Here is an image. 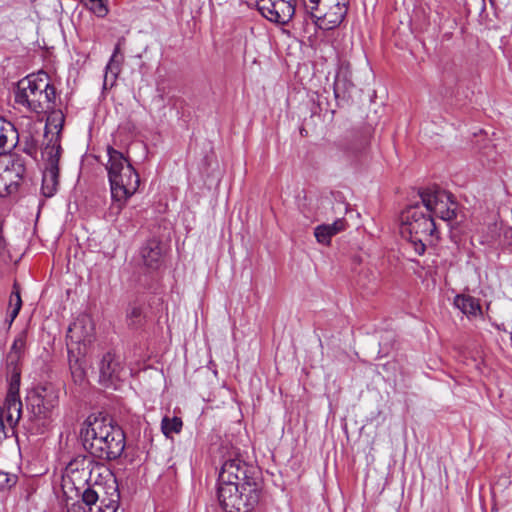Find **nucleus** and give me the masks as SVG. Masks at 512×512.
Masks as SVG:
<instances>
[{
  "instance_id": "ddd939ff",
  "label": "nucleus",
  "mask_w": 512,
  "mask_h": 512,
  "mask_svg": "<svg viewBox=\"0 0 512 512\" xmlns=\"http://www.w3.org/2000/svg\"><path fill=\"white\" fill-rule=\"evenodd\" d=\"M93 456L78 455L72 459L65 468V473L71 481L76 484L80 482L89 483L95 464Z\"/></svg>"
},
{
  "instance_id": "39448f33",
  "label": "nucleus",
  "mask_w": 512,
  "mask_h": 512,
  "mask_svg": "<svg viewBox=\"0 0 512 512\" xmlns=\"http://www.w3.org/2000/svg\"><path fill=\"white\" fill-rule=\"evenodd\" d=\"M15 102L31 112L43 113L56 106V89L44 71L30 74L18 82Z\"/></svg>"
},
{
  "instance_id": "9d476101",
  "label": "nucleus",
  "mask_w": 512,
  "mask_h": 512,
  "mask_svg": "<svg viewBox=\"0 0 512 512\" xmlns=\"http://www.w3.org/2000/svg\"><path fill=\"white\" fill-rule=\"evenodd\" d=\"M260 483L253 466L239 457L227 459L219 472L217 483Z\"/></svg>"
},
{
  "instance_id": "f257e3e1",
  "label": "nucleus",
  "mask_w": 512,
  "mask_h": 512,
  "mask_svg": "<svg viewBox=\"0 0 512 512\" xmlns=\"http://www.w3.org/2000/svg\"><path fill=\"white\" fill-rule=\"evenodd\" d=\"M83 447L94 458L113 461L125 449V433L112 419L89 416L80 431Z\"/></svg>"
},
{
  "instance_id": "0eeeda50",
  "label": "nucleus",
  "mask_w": 512,
  "mask_h": 512,
  "mask_svg": "<svg viewBox=\"0 0 512 512\" xmlns=\"http://www.w3.org/2000/svg\"><path fill=\"white\" fill-rule=\"evenodd\" d=\"M421 204L432 217L444 221H452L457 217L458 203L451 193L438 187L425 188L419 191Z\"/></svg>"
},
{
  "instance_id": "393cba45",
  "label": "nucleus",
  "mask_w": 512,
  "mask_h": 512,
  "mask_svg": "<svg viewBox=\"0 0 512 512\" xmlns=\"http://www.w3.org/2000/svg\"><path fill=\"white\" fill-rule=\"evenodd\" d=\"M22 307V299L20 295V285L17 282H14L12 287V292L9 297V325L15 320L18 316Z\"/></svg>"
},
{
  "instance_id": "423d86ee",
  "label": "nucleus",
  "mask_w": 512,
  "mask_h": 512,
  "mask_svg": "<svg viewBox=\"0 0 512 512\" xmlns=\"http://www.w3.org/2000/svg\"><path fill=\"white\" fill-rule=\"evenodd\" d=\"M260 493V483H217V499L225 512H251Z\"/></svg>"
},
{
  "instance_id": "a211bd4d",
  "label": "nucleus",
  "mask_w": 512,
  "mask_h": 512,
  "mask_svg": "<svg viewBox=\"0 0 512 512\" xmlns=\"http://www.w3.org/2000/svg\"><path fill=\"white\" fill-rule=\"evenodd\" d=\"M48 113L46 126H45V138L47 143L45 146L54 145V140L57 139V143L61 146V131L64 126L65 116L62 110L51 108Z\"/></svg>"
},
{
  "instance_id": "c9c22d12",
  "label": "nucleus",
  "mask_w": 512,
  "mask_h": 512,
  "mask_svg": "<svg viewBox=\"0 0 512 512\" xmlns=\"http://www.w3.org/2000/svg\"><path fill=\"white\" fill-rule=\"evenodd\" d=\"M504 239L510 246H512V228H508L504 231Z\"/></svg>"
},
{
  "instance_id": "f3484780",
  "label": "nucleus",
  "mask_w": 512,
  "mask_h": 512,
  "mask_svg": "<svg viewBox=\"0 0 512 512\" xmlns=\"http://www.w3.org/2000/svg\"><path fill=\"white\" fill-rule=\"evenodd\" d=\"M123 367L115 354L107 352L100 362V383L106 387L121 379Z\"/></svg>"
},
{
  "instance_id": "72a5a7b5",
  "label": "nucleus",
  "mask_w": 512,
  "mask_h": 512,
  "mask_svg": "<svg viewBox=\"0 0 512 512\" xmlns=\"http://www.w3.org/2000/svg\"><path fill=\"white\" fill-rule=\"evenodd\" d=\"M123 62V56H120L119 58H110L107 66H106V73L109 71L116 77L120 72V66Z\"/></svg>"
},
{
  "instance_id": "4c0bfd02",
  "label": "nucleus",
  "mask_w": 512,
  "mask_h": 512,
  "mask_svg": "<svg viewBox=\"0 0 512 512\" xmlns=\"http://www.w3.org/2000/svg\"><path fill=\"white\" fill-rule=\"evenodd\" d=\"M67 346H68V361H69V366H70L71 363L74 362L77 357L74 355L73 350L71 348H69V343H67Z\"/></svg>"
},
{
  "instance_id": "6e6552de",
  "label": "nucleus",
  "mask_w": 512,
  "mask_h": 512,
  "mask_svg": "<svg viewBox=\"0 0 512 512\" xmlns=\"http://www.w3.org/2000/svg\"><path fill=\"white\" fill-rule=\"evenodd\" d=\"M54 145L44 146L42 156L45 159V169L42 178V194L50 198L54 196L59 185V160L62 152L61 146L54 140Z\"/></svg>"
},
{
  "instance_id": "e433bc0d",
  "label": "nucleus",
  "mask_w": 512,
  "mask_h": 512,
  "mask_svg": "<svg viewBox=\"0 0 512 512\" xmlns=\"http://www.w3.org/2000/svg\"><path fill=\"white\" fill-rule=\"evenodd\" d=\"M120 56H123V55L121 54L120 41H119L114 48L111 58H119Z\"/></svg>"
},
{
  "instance_id": "7ed1b4c3",
  "label": "nucleus",
  "mask_w": 512,
  "mask_h": 512,
  "mask_svg": "<svg viewBox=\"0 0 512 512\" xmlns=\"http://www.w3.org/2000/svg\"><path fill=\"white\" fill-rule=\"evenodd\" d=\"M59 389L52 383L34 386L27 392L28 428L34 434H43L55 420L59 408Z\"/></svg>"
},
{
  "instance_id": "1a4fd4ad",
  "label": "nucleus",
  "mask_w": 512,
  "mask_h": 512,
  "mask_svg": "<svg viewBox=\"0 0 512 512\" xmlns=\"http://www.w3.org/2000/svg\"><path fill=\"white\" fill-rule=\"evenodd\" d=\"M28 332L26 329L20 331L6 356V376L8 381V388L19 391L21 381V369L19 367L20 360L22 359L26 344Z\"/></svg>"
},
{
  "instance_id": "20e7f679",
  "label": "nucleus",
  "mask_w": 512,
  "mask_h": 512,
  "mask_svg": "<svg viewBox=\"0 0 512 512\" xmlns=\"http://www.w3.org/2000/svg\"><path fill=\"white\" fill-rule=\"evenodd\" d=\"M400 233L413 247L416 254L423 255L427 244L438 239L434 218L426 212L422 204L416 203L402 211Z\"/></svg>"
},
{
  "instance_id": "2eb2a0df",
  "label": "nucleus",
  "mask_w": 512,
  "mask_h": 512,
  "mask_svg": "<svg viewBox=\"0 0 512 512\" xmlns=\"http://www.w3.org/2000/svg\"><path fill=\"white\" fill-rule=\"evenodd\" d=\"M333 5L324 13L316 17L315 25L322 30H332L338 27L345 19L349 1L348 0H334Z\"/></svg>"
},
{
  "instance_id": "f03ea898",
  "label": "nucleus",
  "mask_w": 512,
  "mask_h": 512,
  "mask_svg": "<svg viewBox=\"0 0 512 512\" xmlns=\"http://www.w3.org/2000/svg\"><path fill=\"white\" fill-rule=\"evenodd\" d=\"M107 155L106 170L112 197L110 210L114 214H119L127 200L138 190L140 177L122 152L108 146Z\"/></svg>"
},
{
  "instance_id": "6ab92c4d",
  "label": "nucleus",
  "mask_w": 512,
  "mask_h": 512,
  "mask_svg": "<svg viewBox=\"0 0 512 512\" xmlns=\"http://www.w3.org/2000/svg\"><path fill=\"white\" fill-rule=\"evenodd\" d=\"M164 247L160 240L149 239L141 248L144 265L152 270L160 268L163 261Z\"/></svg>"
},
{
  "instance_id": "4be33fe9",
  "label": "nucleus",
  "mask_w": 512,
  "mask_h": 512,
  "mask_svg": "<svg viewBox=\"0 0 512 512\" xmlns=\"http://www.w3.org/2000/svg\"><path fill=\"white\" fill-rule=\"evenodd\" d=\"M9 139L19 140V134L15 126L6 121L3 117H0V156L5 155L15 144L8 145Z\"/></svg>"
},
{
  "instance_id": "2f4dec72",
  "label": "nucleus",
  "mask_w": 512,
  "mask_h": 512,
  "mask_svg": "<svg viewBox=\"0 0 512 512\" xmlns=\"http://www.w3.org/2000/svg\"><path fill=\"white\" fill-rule=\"evenodd\" d=\"M257 7L260 13L269 20L274 7V0H257Z\"/></svg>"
},
{
  "instance_id": "aec40b11",
  "label": "nucleus",
  "mask_w": 512,
  "mask_h": 512,
  "mask_svg": "<svg viewBox=\"0 0 512 512\" xmlns=\"http://www.w3.org/2000/svg\"><path fill=\"white\" fill-rule=\"evenodd\" d=\"M295 14V0H274V7L269 21L287 24Z\"/></svg>"
},
{
  "instance_id": "473e14b6",
  "label": "nucleus",
  "mask_w": 512,
  "mask_h": 512,
  "mask_svg": "<svg viewBox=\"0 0 512 512\" xmlns=\"http://www.w3.org/2000/svg\"><path fill=\"white\" fill-rule=\"evenodd\" d=\"M320 2L321 0H308L304 2L305 11L309 14L313 22L316 20V17L319 16L316 11H318Z\"/></svg>"
},
{
  "instance_id": "4468645a",
  "label": "nucleus",
  "mask_w": 512,
  "mask_h": 512,
  "mask_svg": "<svg viewBox=\"0 0 512 512\" xmlns=\"http://www.w3.org/2000/svg\"><path fill=\"white\" fill-rule=\"evenodd\" d=\"M94 324L88 315H80L68 327L66 339L75 344H90L93 340Z\"/></svg>"
},
{
  "instance_id": "c85d7f7f",
  "label": "nucleus",
  "mask_w": 512,
  "mask_h": 512,
  "mask_svg": "<svg viewBox=\"0 0 512 512\" xmlns=\"http://www.w3.org/2000/svg\"><path fill=\"white\" fill-rule=\"evenodd\" d=\"M127 321L130 327L137 328L143 324L144 315L140 306L132 305L127 310Z\"/></svg>"
},
{
  "instance_id": "7c9ffc66",
  "label": "nucleus",
  "mask_w": 512,
  "mask_h": 512,
  "mask_svg": "<svg viewBox=\"0 0 512 512\" xmlns=\"http://www.w3.org/2000/svg\"><path fill=\"white\" fill-rule=\"evenodd\" d=\"M89 5L92 12L98 17H105L108 13L107 0H95Z\"/></svg>"
},
{
  "instance_id": "b1692460",
  "label": "nucleus",
  "mask_w": 512,
  "mask_h": 512,
  "mask_svg": "<svg viewBox=\"0 0 512 512\" xmlns=\"http://www.w3.org/2000/svg\"><path fill=\"white\" fill-rule=\"evenodd\" d=\"M4 172H9L12 175V179L18 181L19 186L20 181L23 179L26 172V163L24 158L17 154L11 155L10 161L7 164Z\"/></svg>"
},
{
  "instance_id": "9b49d317",
  "label": "nucleus",
  "mask_w": 512,
  "mask_h": 512,
  "mask_svg": "<svg viewBox=\"0 0 512 512\" xmlns=\"http://www.w3.org/2000/svg\"><path fill=\"white\" fill-rule=\"evenodd\" d=\"M337 157L348 163L359 160L368 148L367 137L359 131H350L336 142Z\"/></svg>"
},
{
  "instance_id": "a878e982",
  "label": "nucleus",
  "mask_w": 512,
  "mask_h": 512,
  "mask_svg": "<svg viewBox=\"0 0 512 512\" xmlns=\"http://www.w3.org/2000/svg\"><path fill=\"white\" fill-rule=\"evenodd\" d=\"M18 188V181L12 179V175L9 172L0 174V197L12 195L18 191Z\"/></svg>"
},
{
  "instance_id": "f8f14e48",
  "label": "nucleus",
  "mask_w": 512,
  "mask_h": 512,
  "mask_svg": "<svg viewBox=\"0 0 512 512\" xmlns=\"http://www.w3.org/2000/svg\"><path fill=\"white\" fill-rule=\"evenodd\" d=\"M119 494H116V499H101L100 504H97L99 493L95 486L87 487L82 493V501L75 502L68 507L67 512H116L118 507Z\"/></svg>"
},
{
  "instance_id": "cd10ccee",
  "label": "nucleus",
  "mask_w": 512,
  "mask_h": 512,
  "mask_svg": "<svg viewBox=\"0 0 512 512\" xmlns=\"http://www.w3.org/2000/svg\"><path fill=\"white\" fill-rule=\"evenodd\" d=\"M182 426L183 422L179 417H164L161 422V429L166 437H169L172 433H179Z\"/></svg>"
},
{
  "instance_id": "bb28decb",
  "label": "nucleus",
  "mask_w": 512,
  "mask_h": 512,
  "mask_svg": "<svg viewBox=\"0 0 512 512\" xmlns=\"http://www.w3.org/2000/svg\"><path fill=\"white\" fill-rule=\"evenodd\" d=\"M18 141H21L22 151L35 159L38 152V140L31 133H28L19 135Z\"/></svg>"
},
{
  "instance_id": "f704fd0d",
  "label": "nucleus",
  "mask_w": 512,
  "mask_h": 512,
  "mask_svg": "<svg viewBox=\"0 0 512 512\" xmlns=\"http://www.w3.org/2000/svg\"><path fill=\"white\" fill-rule=\"evenodd\" d=\"M14 484L13 479L8 473L0 471V490L10 488Z\"/></svg>"
},
{
  "instance_id": "c756f323",
  "label": "nucleus",
  "mask_w": 512,
  "mask_h": 512,
  "mask_svg": "<svg viewBox=\"0 0 512 512\" xmlns=\"http://www.w3.org/2000/svg\"><path fill=\"white\" fill-rule=\"evenodd\" d=\"M69 368L71 370V374L75 382L83 381L85 371L79 358H76L75 361L71 363Z\"/></svg>"
},
{
  "instance_id": "412c9836",
  "label": "nucleus",
  "mask_w": 512,
  "mask_h": 512,
  "mask_svg": "<svg viewBox=\"0 0 512 512\" xmlns=\"http://www.w3.org/2000/svg\"><path fill=\"white\" fill-rule=\"evenodd\" d=\"M346 222L344 219H337L332 224L318 225L314 229L316 240L323 245H329L331 238L345 229Z\"/></svg>"
},
{
  "instance_id": "5701e85b",
  "label": "nucleus",
  "mask_w": 512,
  "mask_h": 512,
  "mask_svg": "<svg viewBox=\"0 0 512 512\" xmlns=\"http://www.w3.org/2000/svg\"><path fill=\"white\" fill-rule=\"evenodd\" d=\"M454 304L467 316L482 314L479 300L470 295H457L454 299Z\"/></svg>"
},
{
  "instance_id": "dca6fc26",
  "label": "nucleus",
  "mask_w": 512,
  "mask_h": 512,
  "mask_svg": "<svg viewBox=\"0 0 512 512\" xmlns=\"http://www.w3.org/2000/svg\"><path fill=\"white\" fill-rule=\"evenodd\" d=\"M351 77L352 73L349 65L341 64L337 69L333 84L334 96L338 105H340V102H348L351 98V92L354 88Z\"/></svg>"
}]
</instances>
